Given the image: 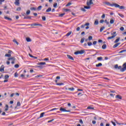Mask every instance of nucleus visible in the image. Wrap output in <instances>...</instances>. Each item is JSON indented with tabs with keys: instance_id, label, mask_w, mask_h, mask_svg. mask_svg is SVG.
Listing matches in <instances>:
<instances>
[{
	"instance_id": "1",
	"label": "nucleus",
	"mask_w": 126,
	"mask_h": 126,
	"mask_svg": "<svg viewBox=\"0 0 126 126\" xmlns=\"http://www.w3.org/2000/svg\"><path fill=\"white\" fill-rule=\"evenodd\" d=\"M105 4H107V5H109V6H112V7L115 6V7H116V8H119V9H126V7H125V6H124V5L121 6L116 3H111L109 2H105Z\"/></svg>"
},
{
	"instance_id": "2",
	"label": "nucleus",
	"mask_w": 126,
	"mask_h": 126,
	"mask_svg": "<svg viewBox=\"0 0 126 126\" xmlns=\"http://www.w3.org/2000/svg\"><path fill=\"white\" fill-rule=\"evenodd\" d=\"M122 66L123 67H122V66H119L118 64H116L114 67L116 69L118 68V69H120L121 72H124L126 70V62L123 64Z\"/></svg>"
},
{
	"instance_id": "3",
	"label": "nucleus",
	"mask_w": 126,
	"mask_h": 126,
	"mask_svg": "<svg viewBox=\"0 0 126 126\" xmlns=\"http://www.w3.org/2000/svg\"><path fill=\"white\" fill-rule=\"evenodd\" d=\"M111 35H112V36H109V37H107L108 40H111L112 39H114V38H115V37H116V36H117V32H114L113 33H111Z\"/></svg>"
},
{
	"instance_id": "4",
	"label": "nucleus",
	"mask_w": 126,
	"mask_h": 126,
	"mask_svg": "<svg viewBox=\"0 0 126 126\" xmlns=\"http://www.w3.org/2000/svg\"><path fill=\"white\" fill-rule=\"evenodd\" d=\"M84 53H85V51L83 50H81L80 51H78L74 52V55H83V54H84Z\"/></svg>"
},
{
	"instance_id": "5",
	"label": "nucleus",
	"mask_w": 126,
	"mask_h": 126,
	"mask_svg": "<svg viewBox=\"0 0 126 126\" xmlns=\"http://www.w3.org/2000/svg\"><path fill=\"white\" fill-rule=\"evenodd\" d=\"M60 111H61V112H66L67 113L70 112V110H67L65 108H63L62 107H60Z\"/></svg>"
},
{
	"instance_id": "6",
	"label": "nucleus",
	"mask_w": 126,
	"mask_h": 126,
	"mask_svg": "<svg viewBox=\"0 0 126 126\" xmlns=\"http://www.w3.org/2000/svg\"><path fill=\"white\" fill-rule=\"evenodd\" d=\"M91 4H93V2H92V0H88L87 1V5L90 6Z\"/></svg>"
},
{
	"instance_id": "7",
	"label": "nucleus",
	"mask_w": 126,
	"mask_h": 126,
	"mask_svg": "<svg viewBox=\"0 0 126 126\" xmlns=\"http://www.w3.org/2000/svg\"><path fill=\"white\" fill-rule=\"evenodd\" d=\"M90 25V24L89 23H87L84 25H82L81 26V28H82V29H83L85 28V26H89Z\"/></svg>"
},
{
	"instance_id": "8",
	"label": "nucleus",
	"mask_w": 126,
	"mask_h": 126,
	"mask_svg": "<svg viewBox=\"0 0 126 126\" xmlns=\"http://www.w3.org/2000/svg\"><path fill=\"white\" fill-rule=\"evenodd\" d=\"M0 72H4V65H2L0 67Z\"/></svg>"
},
{
	"instance_id": "9",
	"label": "nucleus",
	"mask_w": 126,
	"mask_h": 126,
	"mask_svg": "<svg viewBox=\"0 0 126 126\" xmlns=\"http://www.w3.org/2000/svg\"><path fill=\"white\" fill-rule=\"evenodd\" d=\"M116 99H120V100H122L123 99V96L120 95H117L115 96Z\"/></svg>"
},
{
	"instance_id": "10",
	"label": "nucleus",
	"mask_w": 126,
	"mask_h": 126,
	"mask_svg": "<svg viewBox=\"0 0 126 126\" xmlns=\"http://www.w3.org/2000/svg\"><path fill=\"white\" fill-rule=\"evenodd\" d=\"M67 57L69 60H71V61H74V59H73V57H72L71 56L69 55H67Z\"/></svg>"
},
{
	"instance_id": "11",
	"label": "nucleus",
	"mask_w": 126,
	"mask_h": 126,
	"mask_svg": "<svg viewBox=\"0 0 126 126\" xmlns=\"http://www.w3.org/2000/svg\"><path fill=\"white\" fill-rule=\"evenodd\" d=\"M40 77H43V75H38L35 76L34 78L35 79H39V78H40Z\"/></svg>"
},
{
	"instance_id": "12",
	"label": "nucleus",
	"mask_w": 126,
	"mask_h": 126,
	"mask_svg": "<svg viewBox=\"0 0 126 126\" xmlns=\"http://www.w3.org/2000/svg\"><path fill=\"white\" fill-rule=\"evenodd\" d=\"M14 3L15 5H19V4H20V3L19 2V0H15Z\"/></svg>"
},
{
	"instance_id": "13",
	"label": "nucleus",
	"mask_w": 126,
	"mask_h": 126,
	"mask_svg": "<svg viewBox=\"0 0 126 126\" xmlns=\"http://www.w3.org/2000/svg\"><path fill=\"white\" fill-rule=\"evenodd\" d=\"M44 115H45V112H43L40 114V116L38 118V119H41L44 117Z\"/></svg>"
},
{
	"instance_id": "14",
	"label": "nucleus",
	"mask_w": 126,
	"mask_h": 126,
	"mask_svg": "<svg viewBox=\"0 0 126 126\" xmlns=\"http://www.w3.org/2000/svg\"><path fill=\"white\" fill-rule=\"evenodd\" d=\"M16 59L14 57H11L9 58H8V61H12L13 62V61H15Z\"/></svg>"
},
{
	"instance_id": "15",
	"label": "nucleus",
	"mask_w": 126,
	"mask_h": 126,
	"mask_svg": "<svg viewBox=\"0 0 126 126\" xmlns=\"http://www.w3.org/2000/svg\"><path fill=\"white\" fill-rule=\"evenodd\" d=\"M37 64L38 65H45V64H46V63L40 62V63H39Z\"/></svg>"
},
{
	"instance_id": "16",
	"label": "nucleus",
	"mask_w": 126,
	"mask_h": 126,
	"mask_svg": "<svg viewBox=\"0 0 126 126\" xmlns=\"http://www.w3.org/2000/svg\"><path fill=\"white\" fill-rule=\"evenodd\" d=\"M98 24H99V20H98V19H96L94 21V25H98Z\"/></svg>"
},
{
	"instance_id": "17",
	"label": "nucleus",
	"mask_w": 126,
	"mask_h": 126,
	"mask_svg": "<svg viewBox=\"0 0 126 126\" xmlns=\"http://www.w3.org/2000/svg\"><path fill=\"white\" fill-rule=\"evenodd\" d=\"M4 18L5 19H6L7 20H9V21H11V20H12V19L11 18H8V17H6V16H5V17H4Z\"/></svg>"
},
{
	"instance_id": "18",
	"label": "nucleus",
	"mask_w": 126,
	"mask_h": 126,
	"mask_svg": "<svg viewBox=\"0 0 126 126\" xmlns=\"http://www.w3.org/2000/svg\"><path fill=\"white\" fill-rule=\"evenodd\" d=\"M102 50H105L106 49V48H107V45L106 44H103L102 46Z\"/></svg>"
},
{
	"instance_id": "19",
	"label": "nucleus",
	"mask_w": 126,
	"mask_h": 126,
	"mask_svg": "<svg viewBox=\"0 0 126 126\" xmlns=\"http://www.w3.org/2000/svg\"><path fill=\"white\" fill-rule=\"evenodd\" d=\"M66 90H70V91H74V88H69Z\"/></svg>"
},
{
	"instance_id": "20",
	"label": "nucleus",
	"mask_w": 126,
	"mask_h": 126,
	"mask_svg": "<svg viewBox=\"0 0 126 126\" xmlns=\"http://www.w3.org/2000/svg\"><path fill=\"white\" fill-rule=\"evenodd\" d=\"M95 66H96V67H100V66H102V63H99L98 64H96Z\"/></svg>"
},
{
	"instance_id": "21",
	"label": "nucleus",
	"mask_w": 126,
	"mask_h": 126,
	"mask_svg": "<svg viewBox=\"0 0 126 126\" xmlns=\"http://www.w3.org/2000/svg\"><path fill=\"white\" fill-rule=\"evenodd\" d=\"M84 8H85L86 9H90V8H91V7L90 6H85Z\"/></svg>"
},
{
	"instance_id": "22",
	"label": "nucleus",
	"mask_w": 126,
	"mask_h": 126,
	"mask_svg": "<svg viewBox=\"0 0 126 126\" xmlns=\"http://www.w3.org/2000/svg\"><path fill=\"white\" fill-rule=\"evenodd\" d=\"M52 11V8L51 7L48 8L46 10V12H50V11Z\"/></svg>"
},
{
	"instance_id": "23",
	"label": "nucleus",
	"mask_w": 126,
	"mask_h": 126,
	"mask_svg": "<svg viewBox=\"0 0 126 126\" xmlns=\"http://www.w3.org/2000/svg\"><path fill=\"white\" fill-rule=\"evenodd\" d=\"M32 26H41V24L34 23L32 25Z\"/></svg>"
},
{
	"instance_id": "24",
	"label": "nucleus",
	"mask_w": 126,
	"mask_h": 126,
	"mask_svg": "<svg viewBox=\"0 0 126 126\" xmlns=\"http://www.w3.org/2000/svg\"><path fill=\"white\" fill-rule=\"evenodd\" d=\"M118 14L119 16H120V17H122V18H124V17H125V16L124 15H123L122 14L118 13Z\"/></svg>"
},
{
	"instance_id": "25",
	"label": "nucleus",
	"mask_w": 126,
	"mask_h": 126,
	"mask_svg": "<svg viewBox=\"0 0 126 126\" xmlns=\"http://www.w3.org/2000/svg\"><path fill=\"white\" fill-rule=\"evenodd\" d=\"M115 22V20L114 19H111L110 21V24H114V23Z\"/></svg>"
},
{
	"instance_id": "26",
	"label": "nucleus",
	"mask_w": 126,
	"mask_h": 126,
	"mask_svg": "<svg viewBox=\"0 0 126 126\" xmlns=\"http://www.w3.org/2000/svg\"><path fill=\"white\" fill-rule=\"evenodd\" d=\"M71 33H72V32H71V31L69 32L66 34V36H67V37H68V36H70V35H71Z\"/></svg>"
},
{
	"instance_id": "27",
	"label": "nucleus",
	"mask_w": 126,
	"mask_h": 126,
	"mask_svg": "<svg viewBox=\"0 0 126 126\" xmlns=\"http://www.w3.org/2000/svg\"><path fill=\"white\" fill-rule=\"evenodd\" d=\"M119 45L120 43H117L113 46V48H117V47H118V46H119Z\"/></svg>"
},
{
	"instance_id": "28",
	"label": "nucleus",
	"mask_w": 126,
	"mask_h": 126,
	"mask_svg": "<svg viewBox=\"0 0 126 126\" xmlns=\"http://www.w3.org/2000/svg\"><path fill=\"white\" fill-rule=\"evenodd\" d=\"M31 12L30 11V10H27L26 12V15H29L30 14V13Z\"/></svg>"
},
{
	"instance_id": "29",
	"label": "nucleus",
	"mask_w": 126,
	"mask_h": 126,
	"mask_svg": "<svg viewBox=\"0 0 126 126\" xmlns=\"http://www.w3.org/2000/svg\"><path fill=\"white\" fill-rule=\"evenodd\" d=\"M88 110H94V107H91L90 106H89L87 107Z\"/></svg>"
},
{
	"instance_id": "30",
	"label": "nucleus",
	"mask_w": 126,
	"mask_h": 126,
	"mask_svg": "<svg viewBox=\"0 0 126 126\" xmlns=\"http://www.w3.org/2000/svg\"><path fill=\"white\" fill-rule=\"evenodd\" d=\"M27 42H31V39L29 37L26 38Z\"/></svg>"
},
{
	"instance_id": "31",
	"label": "nucleus",
	"mask_w": 126,
	"mask_h": 126,
	"mask_svg": "<svg viewBox=\"0 0 126 126\" xmlns=\"http://www.w3.org/2000/svg\"><path fill=\"white\" fill-rule=\"evenodd\" d=\"M97 61H102L103 60V57H97Z\"/></svg>"
},
{
	"instance_id": "32",
	"label": "nucleus",
	"mask_w": 126,
	"mask_h": 126,
	"mask_svg": "<svg viewBox=\"0 0 126 126\" xmlns=\"http://www.w3.org/2000/svg\"><path fill=\"white\" fill-rule=\"evenodd\" d=\"M93 39V37L92 36H89L88 37L89 41H91Z\"/></svg>"
},
{
	"instance_id": "33",
	"label": "nucleus",
	"mask_w": 126,
	"mask_h": 126,
	"mask_svg": "<svg viewBox=\"0 0 126 126\" xmlns=\"http://www.w3.org/2000/svg\"><path fill=\"white\" fill-rule=\"evenodd\" d=\"M5 57H7L8 58H10V57H11V54H6L5 55Z\"/></svg>"
},
{
	"instance_id": "34",
	"label": "nucleus",
	"mask_w": 126,
	"mask_h": 126,
	"mask_svg": "<svg viewBox=\"0 0 126 126\" xmlns=\"http://www.w3.org/2000/svg\"><path fill=\"white\" fill-rule=\"evenodd\" d=\"M41 9H42V6L40 5L37 7V10H41Z\"/></svg>"
},
{
	"instance_id": "35",
	"label": "nucleus",
	"mask_w": 126,
	"mask_h": 126,
	"mask_svg": "<svg viewBox=\"0 0 126 126\" xmlns=\"http://www.w3.org/2000/svg\"><path fill=\"white\" fill-rule=\"evenodd\" d=\"M4 78L5 79H8V78H9V76L8 75H6L4 76Z\"/></svg>"
},
{
	"instance_id": "36",
	"label": "nucleus",
	"mask_w": 126,
	"mask_h": 126,
	"mask_svg": "<svg viewBox=\"0 0 126 126\" xmlns=\"http://www.w3.org/2000/svg\"><path fill=\"white\" fill-rule=\"evenodd\" d=\"M104 29H105V27H101L100 29V32H102Z\"/></svg>"
},
{
	"instance_id": "37",
	"label": "nucleus",
	"mask_w": 126,
	"mask_h": 126,
	"mask_svg": "<svg viewBox=\"0 0 126 126\" xmlns=\"http://www.w3.org/2000/svg\"><path fill=\"white\" fill-rule=\"evenodd\" d=\"M84 40H85V38H83L81 39L80 42L81 43V44L83 43V42H84Z\"/></svg>"
},
{
	"instance_id": "38",
	"label": "nucleus",
	"mask_w": 126,
	"mask_h": 126,
	"mask_svg": "<svg viewBox=\"0 0 126 126\" xmlns=\"http://www.w3.org/2000/svg\"><path fill=\"white\" fill-rule=\"evenodd\" d=\"M37 67H38V68H40L41 69H42V68H44V67L41 65H39L38 66H37Z\"/></svg>"
},
{
	"instance_id": "39",
	"label": "nucleus",
	"mask_w": 126,
	"mask_h": 126,
	"mask_svg": "<svg viewBox=\"0 0 126 126\" xmlns=\"http://www.w3.org/2000/svg\"><path fill=\"white\" fill-rule=\"evenodd\" d=\"M120 38L119 37L118 38L116 39V40L114 41L115 43H118V42H119V41H120Z\"/></svg>"
},
{
	"instance_id": "40",
	"label": "nucleus",
	"mask_w": 126,
	"mask_h": 126,
	"mask_svg": "<svg viewBox=\"0 0 126 126\" xmlns=\"http://www.w3.org/2000/svg\"><path fill=\"white\" fill-rule=\"evenodd\" d=\"M14 67L15 68H18V67H19V65L18 64H16L15 65H14Z\"/></svg>"
},
{
	"instance_id": "41",
	"label": "nucleus",
	"mask_w": 126,
	"mask_h": 126,
	"mask_svg": "<svg viewBox=\"0 0 126 126\" xmlns=\"http://www.w3.org/2000/svg\"><path fill=\"white\" fill-rule=\"evenodd\" d=\"M42 20L43 21H46V17H45V16H42Z\"/></svg>"
},
{
	"instance_id": "42",
	"label": "nucleus",
	"mask_w": 126,
	"mask_h": 126,
	"mask_svg": "<svg viewBox=\"0 0 126 126\" xmlns=\"http://www.w3.org/2000/svg\"><path fill=\"white\" fill-rule=\"evenodd\" d=\"M79 123L80 124H81V125H83V121H82V119H80L79 120Z\"/></svg>"
},
{
	"instance_id": "43",
	"label": "nucleus",
	"mask_w": 126,
	"mask_h": 126,
	"mask_svg": "<svg viewBox=\"0 0 126 126\" xmlns=\"http://www.w3.org/2000/svg\"><path fill=\"white\" fill-rule=\"evenodd\" d=\"M17 107H20L21 104H20V102L18 101L17 103Z\"/></svg>"
},
{
	"instance_id": "44",
	"label": "nucleus",
	"mask_w": 126,
	"mask_h": 126,
	"mask_svg": "<svg viewBox=\"0 0 126 126\" xmlns=\"http://www.w3.org/2000/svg\"><path fill=\"white\" fill-rule=\"evenodd\" d=\"M56 85H59V86H61V85H63V83H57L56 84Z\"/></svg>"
},
{
	"instance_id": "45",
	"label": "nucleus",
	"mask_w": 126,
	"mask_h": 126,
	"mask_svg": "<svg viewBox=\"0 0 126 126\" xmlns=\"http://www.w3.org/2000/svg\"><path fill=\"white\" fill-rule=\"evenodd\" d=\"M88 45L90 47V46H92V42H88Z\"/></svg>"
},
{
	"instance_id": "46",
	"label": "nucleus",
	"mask_w": 126,
	"mask_h": 126,
	"mask_svg": "<svg viewBox=\"0 0 126 126\" xmlns=\"http://www.w3.org/2000/svg\"><path fill=\"white\" fill-rule=\"evenodd\" d=\"M14 76H15V77H18V73H17V72L15 73Z\"/></svg>"
},
{
	"instance_id": "47",
	"label": "nucleus",
	"mask_w": 126,
	"mask_h": 126,
	"mask_svg": "<svg viewBox=\"0 0 126 126\" xmlns=\"http://www.w3.org/2000/svg\"><path fill=\"white\" fill-rule=\"evenodd\" d=\"M13 41L14 42L16 43V44L17 45H18V42H17V41H16V40L13 39Z\"/></svg>"
},
{
	"instance_id": "48",
	"label": "nucleus",
	"mask_w": 126,
	"mask_h": 126,
	"mask_svg": "<svg viewBox=\"0 0 126 126\" xmlns=\"http://www.w3.org/2000/svg\"><path fill=\"white\" fill-rule=\"evenodd\" d=\"M120 30L121 31H124V30H125V28H124L123 27H122L120 28Z\"/></svg>"
},
{
	"instance_id": "49",
	"label": "nucleus",
	"mask_w": 126,
	"mask_h": 126,
	"mask_svg": "<svg viewBox=\"0 0 126 126\" xmlns=\"http://www.w3.org/2000/svg\"><path fill=\"white\" fill-rule=\"evenodd\" d=\"M81 10L82 11H84V12H85V11H86V10L85 9V8H81Z\"/></svg>"
},
{
	"instance_id": "50",
	"label": "nucleus",
	"mask_w": 126,
	"mask_h": 126,
	"mask_svg": "<svg viewBox=\"0 0 126 126\" xmlns=\"http://www.w3.org/2000/svg\"><path fill=\"white\" fill-rule=\"evenodd\" d=\"M69 5H71V2H68V3L66 5V6H69Z\"/></svg>"
},
{
	"instance_id": "51",
	"label": "nucleus",
	"mask_w": 126,
	"mask_h": 126,
	"mask_svg": "<svg viewBox=\"0 0 126 126\" xmlns=\"http://www.w3.org/2000/svg\"><path fill=\"white\" fill-rule=\"evenodd\" d=\"M105 22L106 23L107 25H109V24H110V23L109 22H108V21H107V20H105Z\"/></svg>"
},
{
	"instance_id": "52",
	"label": "nucleus",
	"mask_w": 126,
	"mask_h": 126,
	"mask_svg": "<svg viewBox=\"0 0 126 126\" xmlns=\"http://www.w3.org/2000/svg\"><path fill=\"white\" fill-rule=\"evenodd\" d=\"M54 119H52V120H50V121H48L47 122V123H48V124H49V123H52V122H54Z\"/></svg>"
},
{
	"instance_id": "53",
	"label": "nucleus",
	"mask_w": 126,
	"mask_h": 126,
	"mask_svg": "<svg viewBox=\"0 0 126 126\" xmlns=\"http://www.w3.org/2000/svg\"><path fill=\"white\" fill-rule=\"evenodd\" d=\"M43 61H49V58H46L43 59Z\"/></svg>"
},
{
	"instance_id": "54",
	"label": "nucleus",
	"mask_w": 126,
	"mask_h": 126,
	"mask_svg": "<svg viewBox=\"0 0 126 126\" xmlns=\"http://www.w3.org/2000/svg\"><path fill=\"white\" fill-rule=\"evenodd\" d=\"M57 5H58V3H55L53 5L54 7H57Z\"/></svg>"
},
{
	"instance_id": "55",
	"label": "nucleus",
	"mask_w": 126,
	"mask_h": 126,
	"mask_svg": "<svg viewBox=\"0 0 126 126\" xmlns=\"http://www.w3.org/2000/svg\"><path fill=\"white\" fill-rule=\"evenodd\" d=\"M105 14H103L101 16V18H102V19H104V18H105Z\"/></svg>"
},
{
	"instance_id": "56",
	"label": "nucleus",
	"mask_w": 126,
	"mask_h": 126,
	"mask_svg": "<svg viewBox=\"0 0 126 126\" xmlns=\"http://www.w3.org/2000/svg\"><path fill=\"white\" fill-rule=\"evenodd\" d=\"M64 13H62V14H60V15H59V16H60V17H63V15H64Z\"/></svg>"
},
{
	"instance_id": "57",
	"label": "nucleus",
	"mask_w": 126,
	"mask_h": 126,
	"mask_svg": "<svg viewBox=\"0 0 126 126\" xmlns=\"http://www.w3.org/2000/svg\"><path fill=\"white\" fill-rule=\"evenodd\" d=\"M104 20H101L100 21H99V23H104Z\"/></svg>"
},
{
	"instance_id": "58",
	"label": "nucleus",
	"mask_w": 126,
	"mask_h": 126,
	"mask_svg": "<svg viewBox=\"0 0 126 126\" xmlns=\"http://www.w3.org/2000/svg\"><path fill=\"white\" fill-rule=\"evenodd\" d=\"M3 1H4V0H0V4H2Z\"/></svg>"
},
{
	"instance_id": "59",
	"label": "nucleus",
	"mask_w": 126,
	"mask_h": 126,
	"mask_svg": "<svg viewBox=\"0 0 126 126\" xmlns=\"http://www.w3.org/2000/svg\"><path fill=\"white\" fill-rule=\"evenodd\" d=\"M103 79H105L106 80H110V79L107 77H103Z\"/></svg>"
},
{
	"instance_id": "60",
	"label": "nucleus",
	"mask_w": 126,
	"mask_h": 126,
	"mask_svg": "<svg viewBox=\"0 0 126 126\" xmlns=\"http://www.w3.org/2000/svg\"><path fill=\"white\" fill-rule=\"evenodd\" d=\"M93 45H96V44H97V41H94L93 42Z\"/></svg>"
},
{
	"instance_id": "61",
	"label": "nucleus",
	"mask_w": 126,
	"mask_h": 126,
	"mask_svg": "<svg viewBox=\"0 0 126 126\" xmlns=\"http://www.w3.org/2000/svg\"><path fill=\"white\" fill-rule=\"evenodd\" d=\"M92 124H93V125H95V124H96V121H92Z\"/></svg>"
},
{
	"instance_id": "62",
	"label": "nucleus",
	"mask_w": 126,
	"mask_h": 126,
	"mask_svg": "<svg viewBox=\"0 0 126 126\" xmlns=\"http://www.w3.org/2000/svg\"><path fill=\"white\" fill-rule=\"evenodd\" d=\"M80 30V27H77L76 28V31H79Z\"/></svg>"
},
{
	"instance_id": "63",
	"label": "nucleus",
	"mask_w": 126,
	"mask_h": 126,
	"mask_svg": "<svg viewBox=\"0 0 126 126\" xmlns=\"http://www.w3.org/2000/svg\"><path fill=\"white\" fill-rule=\"evenodd\" d=\"M110 96H111V97H112L113 98H114V96H115V94H110Z\"/></svg>"
},
{
	"instance_id": "64",
	"label": "nucleus",
	"mask_w": 126,
	"mask_h": 126,
	"mask_svg": "<svg viewBox=\"0 0 126 126\" xmlns=\"http://www.w3.org/2000/svg\"><path fill=\"white\" fill-rule=\"evenodd\" d=\"M111 123L113 125V126H116V123L115 122L112 121Z\"/></svg>"
}]
</instances>
